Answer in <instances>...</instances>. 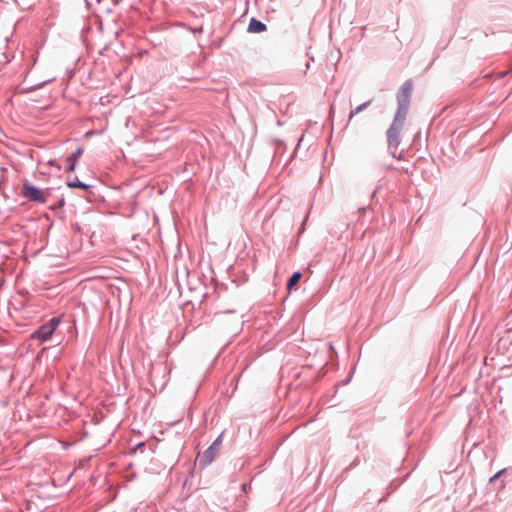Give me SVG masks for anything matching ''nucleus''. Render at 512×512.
Listing matches in <instances>:
<instances>
[{
  "mask_svg": "<svg viewBox=\"0 0 512 512\" xmlns=\"http://www.w3.org/2000/svg\"><path fill=\"white\" fill-rule=\"evenodd\" d=\"M413 93V82L406 81L397 93L398 109L395 115L397 121H405Z\"/></svg>",
  "mask_w": 512,
  "mask_h": 512,
  "instance_id": "nucleus-1",
  "label": "nucleus"
},
{
  "mask_svg": "<svg viewBox=\"0 0 512 512\" xmlns=\"http://www.w3.org/2000/svg\"><path fill=\"white\" fill-rule=\"evenodd\" d=\"M22 195L30 201L45 203L49 193L29 183H24L22 186Z\"/></svg>",
  "mask_w": 512,
  "mask_h": 512,
  "instance_id": "nucleus-2",
  "label": "nucleus"
},
{
  "mask_svg": "<svg viewBox=\"0 0 512 512\" xmlns=\"http://www.w3.org/2000/svg\"><path fill=\"white\" fill-rule=\"evenodd\" d=\"M60 323V318L54 317L50 319V321L46 324H43L39 327L33 334V339H38L41 341H47L53 335L55 329L58 327Z\"/></svg>",
  "mask_w": 512,
  "mask_h": 512,
  "instance_id": "nucleus-3",
  "label": "nucleus"
},
{
  "mask_svg": "<svg viewBox=\"0 0 512 512\" xmlns=\"http://www.w3.org/2000/svg\"><path fill=\"white\" fill-rule=\"evenodd\" d=\"M404 121H397V118H394V121L387 132L388 137V145L389 148H397L399 145V134L402 129Z\"/></svg>",
  "mask_w": 512,
  "mask_h": 512,
  "instance_id": "nucleus-4",
  "label": "nucleus"
},
{
  "mask_svg": "<svg viewBox=\"0 0 512 512\" xmlns=\"http://www.w3.org/2000/svg\"><path fill=\"white\" fill-rule=\"evenodd\" d=\"M222 435H220L213 443L212 445L203 453V455L200 457L199 461L203 465L210 464L216 455L218 454L220 450V446L222 443Z\"/></svg>",
  "mask_w": 512,
  "mask_h": 512,
  "instance_id": "nucleus-5",
  "label": "nucleus"
},
{
  "mask_svg": "<svg viewBox=\"0 0 512 512\" xmlns=\"http://www.w3.org/2000/svg\"><path fill=\"white\" fill-rule=\"evenodd\" d=\"M83 149L78 148L71 156H69L66 159V162L68 163V172H73L75 170L76 161L82 156Z\"/></svg>",
  "mask_w": 512,
  "mask_h": 512,
  "instance_id": "nucleus-6",
  "label": "nucleus"
},
{
  "mask_svg": "<svg viewBox=\"0 0 512 512\" xmlns=\"http://www.w3.org/2000/svg\"><path fill=\"white\" fill-rule=\"evenodd\" d=\"M266 30V25L255 18H252L249 22L248 31L252 33H261Z\"/></svg>",
  "mask_w": 512,
  "mask_h": 512,
  "instance_id": "nucleus-7",
  "label": "nucleus"
},
{
  "mask_svg": "<svg viewBox=\"0 0 512 512\" xmlns=\"http://www.w3.org/2000/svg\"><path fill=\"white\" fill-rule=\"evenodd\" d=\"M301 277L302 274L300 272H295L288 280L287 289L291 290L300 281Z\"/></svg>",
  "mask_w": 512,
  "mask_h": 512,
  "instance_id": "nucleus-8",
  "label": "nucleus"
},
{
  "mask_svg": "<svg viewBox=\"0 0 512 512\" xmlns=\"http://www.w3.org/2000/svg\"><path fill=\"white\" fill-rule=\"evenodd\" d=\"M370 105V101L368 102H365L361 105H359L358 107H356L354 110H352L349 114V119H352L356 114L360 113L361 111H363L365 108H367L368 106Z\"/></svg>",
  "mask_w": 512,
  "mask_h": 512,
  "instance_id": "nucleus-9",
  "label": "nucleus"
},
{
  "mask_svg": "<svg viewBox=\"0 0 512 512\" xmlns=\"http://www.w3.org/2000/svg\"><path fill=\"white\" fill-rule=\"evenodd\" d=\"M68 186L71 187V188H81V189H87L88 188V185H86L84 183H81L79 181L68 182Z\"/></svg>",
  "mask_w": 512,
  "mask_h": 512,
  "instance_id": "nucleus-10",
  "label": "nucleus"
},
{
  "mask_svg": "<svg viewBox=\"0 0 512 512\" xmlns=\"http://www.w3.org/2000/svg\"><path fill=\"white\" fill-rule=\"evenodd\" d=\"M505 471H506L505 469H502V470L498 471L494 476H492V477L490 478V480H489V481H490L491 483H492V482H494V481H496V480H497V479H498V478H499V477H500V476H501Z\"/></svg>",
  "mask_w": 512,
  "mask_h": 512,
  "instance_id": "nucleus-11",
  "label": "nucleus"
}]
</instances>
